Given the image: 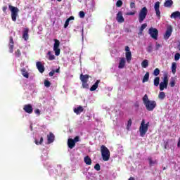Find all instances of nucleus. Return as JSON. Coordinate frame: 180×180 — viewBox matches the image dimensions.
<instances>
[{
  "mask_svg": "<svg viewBox=\"0 0 180 180\" xmlns=\"http://www.w3.org/2000/svg\"><path fill=\"white\" fill-rule=\"evenodd\" d=\"M155 14H156V16L158 18V19H161V11H160V9L159 10H155Z\"/></svg>",
  "mask_w": 180,
  "mask_h": 180,
  "instance_id": "nucleus-35",
  "label": "nucleus"
},
{
  "mask_svg": "<svg viewBox=\"0 0 180 180\" xmlns=\"http://www.w3.org/2000/svg\"><path fill=\"white\" fill-rule=\"evenodd\" d=\"M54 45H53V51H55V56H60V41L58 39H54Z\"/></svg>",
  "mask_w": 180,
  "mask_h": 180,
  "instance_id": "nucleus-9",
  "label": "nucleus"
},
{
  "mask_svg": "<svg viewBox=\"0 0 180 180\" xmlns=\"http://www.w3.org/2000/svg\"><path fill=\"white\" fill-rule=\"evenodd\" d=\"M128 180H136L134 177H130Z\"/></svg>",
  "mask_w": 180,
  "mask_h": 180,
  "instance_id": "nucleus-57",
  "label": "nucleus"
},
{
  "mask_svg": "<svg viewBox=\"0 0 180 180\" xmlns=\"http://www.w3.org/2000/svg\"><path fill=\"white\" fill-rule=\"evenodd\" d=\"M101 83V80H96V82L93 84V86L90 88V91H96L98 89V87L99 86V84Z\"/></svg>",
  "mask_w": 180,
  "mask_h": 180,
  "instance_id": "nucleus-19",
  "label": "nucleus"
},
{
  "mask_svg": "<svg viewBox=\"0 0 180 180\" xmlns=\"http://www.w3.org/2000/svg\"><path fill=\"white\" fill-rule=\"evenodd\" d=\"M165 169H166V168H165V167H164V168H163V170H164V171H165Z\"/></svg>",
  "mask_w": 180,
  "mask_h": 180,
  "instance_id": "nucleus-59",
  "label": "nucleus"
},
{
  "mask_svg": "<svg viewBox=\"0 0 180 180\" xmlns=\"http://www.w3.org/2000/svg\"><path fill=\"white\" fill-rule=\"evenodd\" d=\"M124 65H126V59L124 58H120L118 68H120V70H122L123 69Z\"/></svg>",
  "mask_w": 180,
  "mask_h": 180,
  "instance_id": "nucleus-18",
  "label": "nucleus"
},
{
  "mask_svg": "<svg viewBox=\"0 0 180 180\" xmlns=\"http://www.w3.org/2000/svg\"><path fill=\"white\" fill-rule=\"evenodd\" d=\"M130 8H131V9H134L136 8V3L135 2H131L130 3Z\"/></svg>",
  "mask_w": 180,
  "mask_h": 180,
  "instance_id": "nucleus-46",
  "label": "nucleus"
},
{
  "mask_svg": "<svg viewBox=\"0 0 180 180\" xmlns=\"http://www.w3.org/2000/svg\"><path fill=\"white\" fill-rule=\"evenodd\" d=\"M89 75H80L79 79L82 82V88H84L85 89H88V88H89V84H88V80L89 79Z\"/></svg>",
  "mask_w": 180,
  "mask_h": 180,
  "instance_id": "nucleus-5",
  "label": "nucleus"
},
{
  "mask_svg": "<svg viewBox=\"0 0 180 180\" xmlns=\"http://www.w3.org/2000/svg\"><path fill=\"white\" fill-rule=\"evenodd\" d=\"M44 85L45 86H46V88H50V86L51 85V83L50 82V81L46 79L44 80Z\"/></svg>",
  "mask_w": 180,
  "mask_h": 180,
  "instance_id": "nucleus-38",
  "label": "nucleus"
},
{
  "mask_svg": "<svg viewBox=\"0 0 180 180\" xmlns=\"http://www.w3.org/2000/svg\"><path fill=\"white\" fill-rule=\"evenodd\" d=\"M169 85L171 88H174V86H175V79L172 78Z\"/></svg>",
  "mask_w": 180,
  "mask_h": 180,
  "instance_id": "nucleus-41",
  "label": "nucleus"
},
{
  "mask_svg": "<svg viewBox=\"0 0 180 180\" xmlns=\"http://www.w3.org/2000/svg\"><path fill=\"white\" fill-rule=\"evenodd\" d=\"M142 101L146 108V110L148 112H153V110H154V109H155L157 107V102H155V101L149 100L147 94L144 95V96L142 98Z\"/></svg>",
  "mask_w": 180,
  "mask_h": 180,
  "instance_id": "nucleus-1",
  "label": "nucleus"
},
{
  "mask_svg": "<svg viewBox=\"0 0 180 180\" xmlns=\"http://www.w3.org/2000/svg\"><path fill=\"white\" fill-rule=\"evenodd\" d=\"M54 70H51L49 73V77H53L54 76Z\"/></svg>",
  "mask_w": 180,
  "mask_h": 180,
  "instance_id": "nucleus-51",
  "label": "nucleus"
},
{
  "mask_svg": "<svg viewBox=\"0 0 180 180\" xmlns=\"http://www.w3.org/2000/svg\"><path fill=\"white\" fill-rule=\"evenodd\" d=\"M55 139H56V136H54V134H53L52 132H50L49 134L47 135L48 144H51V143H53Z\"/></svg>",
  "mask_w": 180,
  "mask_h": 180,
  "instance_id": "nucleus-15",
  "label": "nucleus"
},
{
  "mask_svg": "<svg viewBox=\"0 0 180 180\" xmlns=\"http://www.w3.org/2000/svg\"><path fill=\"white\" fill-rule=\"evenodd\" d=\"M22 75L25 77V78H29V73L26 71V68H23L20 70Z\"/></svg>",
  "mask_w": 180,
  "mask_h": 180,
  "instance_id": "nucleus-26",
  "label": "nucleus"
},
{
  "mask_svg": "<svg viewBox=\"0 0 180 180\" xmlns=\"http://www.w3.org/2000/svg\"><path fill=\"white\" fill-rule=\"evenodd\" d=\"M146 27H147V23H144V24H142L141 27H140V33H143L144 29H146Z\"/></svg>",
  "mask_w": 180,
  "mask_h": 180,
  "instance_id": "nucleus-34",
  "label": "nucleus"
},
{
  "mask_svg": "<svg viewBox=\"0 0 180 180\" xmlns=\"http://www.w3.org/2000/svg\"><path fill=\"white\" fill-rule=\"evenodd\" d=\"M116 20L118 21L119 23H123V22H124V18H123V13H122V11H119L117 13Z\"/></svg>",
  "mask_w": 180,
  "mask_h": 180,
  "instance_id": "nucleus-13",
  "label": "nucleus"
},
{
  "mask_svg": "<svg viewBox=\"0 0 180 180\" xmlns=\"http://www.w3.org/2000/svg\"><path fill=\"white\" fill-rule=\"evenodd\" d=\"M8 9L11 12V19H12L13 22H16V20L18 19V16H19V15L18 14V13H19V8H18V7H15L12 5H9Z\"/></svg>",
  "mask_w": 180,
  "mask_h": 180,
  "instance_id": "nucleus-4",
  "label": "nucleus"
},
{
  "mask_svg": "<svg viewBox=\"0 0 180 180\" xmlns=\"http://www.w3.org/2000/svg\"><path fill=\"white\" fill-rule=\"evenodd\" d=\"M23 110L30 115L33 113V107L30 104H26L23 107Z\"/></svg>",
  "mask_w": 180,
  "mask_h": 180,
  "instance_id": "nucleus-12",
  "label": "nucleus"
},
{
  "mask_svg": "<svg viewBox=\"0 0 180 180\" xmlns=\"http://www.w3.org/2000/svg\"><path fill=\"white\" fill-rule=\"evenodd\" d=\"M75 143H78V141H80L79 140V136H77L75 137V139H73Z\"/></svg>",
  "mask_w": 180,
  "mask_h": 180,
  "instance_id": "nucleus-48",
  "label": "nucleus"
},
{
  "mask_svg": "<svg viewBox=\"0 0 180 180\" xmlns=\"http://www.w3.org/2000/svg\"><path fill=\"white\" fill-rule=\"evenodd\" d=\"M79 15V18H85V13L84 11H80Z\"/></svg>",
  "mask_w": 180,
  "mask_h": 180,
  "instance_id": "nucleus-47",
  "label": "nucleus"
},
{
  "mask_svg": "<svg viewBox=\"0 0 180 180\" xmlns=\"http://www.w3.org/2000/svg\"><path fill=\"white\" fill-rule=\"evenodd\" d=\"M172 25H169L167 27V30H166V32L164 34V37L163 38L165 39V40H168V39H169V37H171V36L172 35Z\"/></svg>",
  "mask_w": 180,
  "mask_h": 180,
  "instance_id": "nucleus-10",
  "label": "nucleus"
},
{
  "mask_svg": "<svg viewBox=\"0 0 180 180\" xmlns=\"http://www.w3.org/2000/svg\"><path fill=\"white\" fill-rule=\"evenodd\" d=\"M148 160L149 161V165L150 167L157 164V160H153V158H148Z\"/></svg>",
  "mask_w": 180,
  "mask_h": 180,
  "instance_id": "nucleus-30",
  "label": "nucleus"
},
{
  "mask_svg": "<svg viewBox=\"0 0 180 180\" xmlns=\"http://www.w3.org/2000/svg\"><path fill=\"white\" fill-rule=\"evenodd\" d=\"M174 5V1L172 0H166L164 3L165 8H171Z\"/></svg>",
  "mask_w": 180,
  "mask_h": 180,
  "instance_id": "nucleus-22",
  "label": "nucleus"
},
{
  "mask_svg": "<svg viewBox=\"0 0 180 180\" xmlns=\"http://www.w3.org/2000/svg\"><path fill=\"white\" fill-rule=\"evenodd\" d=\"M164 143H165L164 148H165V150H167V148L168 147V142H167V141H165Z\"/></svg>",
  "mask_w": 180,
  "mask_h": 180,
  "instance_id": "nucleus-53",
  "label": "nucleus"
},
{
  "mask_svg": "<svg viewBox=\"0 0 180 180\" xmlns=\"http://www.w3.org/2000/svg\"><path fill=\"white\" fill-rule=\"evenodd\" d=\"M158 98H159V99H161V100L165 99V93L163 91L160 92L159 95H158Z\"/></svg>",
  "mask_w": 180,
  "mask_h": 180,
  "instance_id": "nucleus-32",
  "label": "nucleus"
},
{
  "mask_svg": "<svg viewBox=\"0 0 180 180\" xmlns=\"http://www.w3.org/2000/svg\"><path fill=\"white\" fill-rule=\"evenodd\" d=\"M148 33L152 39H154V40H158V30L150 27L148 30Z\"/></svg>",
  "mask_w": 180,
  "mask_h": 180,
  "instance_id": "nucleus-8",
  "label": "nucleus"
},
{
  "mask_svg": "<svg viewBox=\"0 0 180 180\" xmlns=\"http://www.w3.org/2000/svg\"><path fill=\"white\" fill-rule=\"evenodd\" d=\"M36 66L38 70V71H39V72H41V74H43V72H44V65H43V64H41V62L38 61L36 63Z\"/></svg>",
  "mask_w": 180,
  "mask_h": 180,
  "instance_id": "nucleus-14",
  "label": "nucleus"
},
{
  "mask_svg": "<svg viewBox=\"0 0 180 180\" xmlns=\"http://www.w3.org/2000/svg\"><path fill=\"white\" fill-rule=\"evenodd\" d=\"M148 65V60H144L141 63V66L143 67V68H147Z\"/></svg>",
  "mask_w": 180,
  "mask_h": 180,
  "instance_id": "nucleus-31",
  "label": "nucleus"
},
{
  "mask_svg": "<svg viewBox=\"0 0 180 180\" xmlns=\"http://www.w3.org/2000/svg\"><path fill=\"white\" fill-rule=\"evenodd\" d=\"M7 9H8V6H3V8H2V11L4 13H6Z\"/></svg>",
  "mask_w": 180,
  "mask_h": 180,
  "instance_id": "nucleus-49",
  "label": "nucleus"
},
{
  "mask_svg": "<svg viewBox=\"0 0 180 180\" xmlns=\"http://www.w3.org/2000/svg\"><path fill=\"white\" fill-rule=\"evenodd\" d=\"M155 11L160 10V1H157L154 6Z\"/></svg>",
  "mask_w": 180,
  "mask_h": 180,
  "instance_id": "nucleus-40",
  "label": "nucleus"
},
{
  "mask_svg": "<svg viewBox=\"0 0 180 180\" xmlns=\"http://www.w3.org/2000/svg\"><path fill=\"white\" fill-rule=\"evenodd\" d=\"M153 75H155V77H158V75H160V69H155L153 71Z\"/></svg>",
  "mask_w": 180,
  "mask_h": 180,
  "instance_id": "nucleus-37",
  "label": "nucleus"
},
{
  "mask_svg": "<svg viewBox=\"0 0 180 180\" xmlns=\"http://www.w3.org/2000/svg\"><path fill=\"white\" fill-rule=\"evenodd\" d=\"M146 51H148V53H152L153 52V44H150L148 46Z\"/></svg>",
  "mask_w": 180,
  "mask_h": 180,
  "instance_id": "nucleus-36",
  "label": "nucleus"
},
{
  "mask_svg": "<svg viewBox=\"0 0 180 180\" xmlns=\"http://www.w3.org/2000/svg\"><path fill=\"white\" fill-rule=\"evenodd\" d=\"M125 57L127 58V63H130L131 61V51H130V48L129 46H125Z\"/></svg>",
  "mask_w": 180,
  "mask_h": 180,
  "instance_id": "nucleus-11",
  "label": "nucleus"
},
{
  "mask_svg": "<svg viewBox=\"0 0 180 180\" xmlns=\"http://www.w3.org/2000/svg\"><path fill=\"white\" fill-rule=\"evenodd\" d=\"M177 147L179 148H180V137L179 138V141H178V143H177Z\"/></svg>",
  "mask_w": 180,
  "mask_h": 180,
  "instance_id": "nucleus-56",
  "label": "nucleus"
},
{
  "mask_svg": "<svg viewBox=\"0 0 180 180\" xmlns=\"http://www.w3.org/2000/svg\"><path fill=\"white\" fill-rule=\"evenodd\" d=\"M160 91L167 89L168 88V75L165 74L163 77V82L160 83Z\"/></svg>",
  "mask_w": 180,
  "mask_h": 180,
  "instance_id": "nucleus-7",
  "label": "nucleus"
},
{
  "mask_svg": "<svg viewBox=\"0 0 180 180\" xmlns=\"http://www.w3.org/2000/svg\"><path fill=\"white\" fill-rule=\"evenodd\" d=\"M47 56H49L48 60H49V61H53V60H56V56L51 54V51H48Z\"/></svg>",
  "mask_w": 180,
  "mask_h": 180,
  "instance_id": "nucleus-27",
  "label": "nucleus"
},
{
  "mask_svg": "<svg viewBox=\"0 0 180 180\" xmlns=\"http://www.w3.org/2000/svg\"><path fill=\"white\" fill-rule=\"evenodd\" d=\"M160 47H161V44H156V50H159Z\"/></svg>",
  "mask_w": 180,
  "mask_h": 180,
  "instance_id": "nucleus-55",
  "label": "nucleus"
},
{
  "mask_svg": "<svg viewBox=\"0 0 180 180\" xmlns=\"http://www.w3.org/2000/svg\"><path fill=\"white\" fill-rule=\"evenodd\" d=\"M131 123H132L131 119H129V120H128L127 126V129L128 130H129L130 127H131Z\"/></svg>",
  "mask_w": 180,
  "mask_h": 180,
  "instance_id": "nucleus-44",
  "label": "nucleus"
},
{
  "mask_svg": "<svg viewBox=\"0 0 180 180\" xmlns=\"http://www.w3.org/2000/svg\"><path fill=\"white\" fill-rule=\"evenodd\" d=\"M58 2H61L63 0H57Z\"/></svg>",
  "mask_w": 180,
  "mask_h": 180,
  "instance_id": "nucleus-58",
  "label": "nucleus"
},
{
  "mask_svg": "<svg viewBox=\"0 0 180 180\" xmlns=\"http://www.w3.org/2000/svg\"><path fill=\"white\" fill-rule=\"evenodd\" d=\"M22 39H24L25 41H27V40H29V28H25L22 32Z\"/></svg>",
  "mask_w": 180,
  "mask_h": 180,
  "instance_id": "nucleus-16",
  "label": "nucleus"
},
{
  "mask_svg": "<svg viewBox=\"0 0 180 180\" xmlns=\"http://www.w3.org/2000/svg\"><path fill=\"white\" fill-rule=\"evenodd\" d=\"M15 42H13V37H9V49H10V53H13V47H14Z\"/></svg>",
  "mask_w": 180,
  "mask_h": 180,
  "instance_id": "nucleus-17",
  "label": "nucleus"
},
{
  "mask_svg": "<svg viewBox=\"0 0 180 180\" xmlns=\"http://www.w3.org/2000/svg\"><path fill=\"white\" fill-rule=\"evenodd\" d=\"M153 84L155 86H158V85H160V77H156L154 79Z\"/></svg>",
  "mask_w": 180,
  "mask_h": 180,
  "instance_id": "nucleus-29",
  "label": "nucleus"
},
{
  "mask_svg": "<svg viewBox=\"0 0 180 180\" xmlns=\"http://www.w3.org/2000/svg\"><path fill=\"white\" fill-rule=\"evenodd\" d=\"M123 5V1L122 0H118L116 3L117 8H121V6Z\"/></svg>",
  "mask_w": 180,
  "mask_h": 180,
  "instance_id": "nucleus-39",
  "label": "nucleus"
},
{
  "mask_svg": "<svg viewBox=\"0 0 180 180\" xmlns=\"http://www.w3.org/2000/svg\"><path fill=\"white\" fill-rule=\"evenodd\" d=\"M15 57H17V58H19V57H20V56H22V53L20 52V49H18V50L15 52Z\"/></svg>",
  "mask_w": 180,
  "mask_h": 180,
  "instance_id": "nucleus-42",
  "label": "nucleus"
},
{
  "mask_svg": "<svg viewBox=\"0 0 180 180\" xmlns=\"http://www.w3.org/2000/svg\"><path fill=\"white\" fill-rule=\"evenodd\" d=\"M172 72L175 74L176 72V63L174 62L172 64Z\"/></svg>",
  "mask_w": 180,
  "mask_h": 180,
  "instance_id": "nucleus-28",
  "label": "nucleus"
},
{
  "mask_svg": "<svg viewBox=\"0 0 180 180\" xmlns=\"http://www.w3.org/2000/svg\"><path fill=\"white\" fill-rule=\"evenodd\" d=\"M34 113H36V115H38V116H40V110L39 108L36 109L34 110Z\"/></svg>",
  "mask_w": 180,
  "mask_h": 180,
  "instance_id": "nucleus-50",
  "label": "nucleus"
},
{
  "mask_svg": "<svg viewBox=\"0 0 180 180\" xmlns=\"http://www.w3.org/2000/svg\"><path fill=\"white\" fill-rule=\"evenodd\" d=\"M74 20V16H70L69 18H68L65 22L64 27L65 29H67L68 27V25H70V21Z\"/></svg>",
  "mask_w": 180,
  "mask_h": 180,
  "instance_id": "nucleus-25",
  "label": "nucleus"
},
{
  "mask_svg": "<svg viewBox=\"0 0 180 180\" xmlns=\"http://www.w3.org/2000/svg\"><path fill=\"white\" fill-rule=\"evenodd\" d=\"M127 16H131L133 15H135L134 12H128L127 13Z\"/></svg>",
  "mask_w": 180,
  "mask_h": 180,
  "instance_id": "nucleus-52",
  "label": "nucleus"
},
{
  "mask_svg": "<svg viewBox=\"0 0 180 180\" xmlns=\"http://www.w3.org/2000/svg\"><path fill=\"white\" fill-rule=\"evenodd\" d=\"M148 11L147 10V7H143L141 9L139 14V23H143L144 22V19L147 18V13Z\"/></svg>",
  "mask_w": 180,
  "mask_h": 180,
  "instance_id": "nucleus-6",
  "label": "nucleus"
},
{
  "mask_svg": "<svg viewBox=\"0 0 180 180\" xmlns=\"http://www.w3.org/2000/svg\"><path fill=\"white\" fill-rule=\"evenodd\" d=\"M180 58V53H176L174 55V60L175 61H178Z\"/></svg>",
  "mask_w": 180,
  "mask_h": 180,
  "instance_id": "nucleus-45",
  "label": "nucleus"
},
{
  "mask_svg": "<svg viewBox=\"0 0 180 180\" xmlns=\"http://www.w3.org/2000/svg\"><path fill=\"white\" fill-rule=\"evenodd\" d=\"M68 146L70 148V150H72L75 147V142L74 141V139H69L68 140Z\"/></svg>",
  "mask_w": 180,
  "mask_h": 180,
  "instance_id": "nucleus-21",
  "label": "nucleus"
},
{
  "mask_svg": "<svg viewBox=\"0 0 180 180\" xmlns=\"http://www.w3.org/2000/svg\"><path fill=\"white\" fill-rule=\"evenodd\" d=\"M43 141H44V140H43V137H41L39 141H38L37 139H35V140H34V143H35V144H36L37 146H39V145H41V144H43Z\"/></svg>",
  "mask_w": 180,
  "mask_h": 180,
  "instance_id": "nucleus-33",
  "label": "nucleus"
},
{
  "mask_svg": "<svg viewBox=\"0 0 180 180\" xmlns=\"http://www.w3.org/2000/svg\"><path fill=\"white\" fill-rule=\"evenodd\" d=\"M94 169H96V171H101V165H99V163L96 164Z\"/></svg>",
  "mask_w": 180,
  "mask_h": 180,
  "instance_id": "nucleus-43",
  "label": "nucleus"
},
{
  "mask_svg": "<svg viewBox=\"0 0 180 180\" xmlns=\"http://www.w3.org/2000/svg\"><path fill=\"white\" fill-rule=\"evenodd\" d=\"M101 153L103 161H109L110 159V151L104 145L101 146Z\"/></svg>",
  "mask_w": 180,
  "mask_h": 180,
  "instance_id": "nucleus-2",
  "label": "nucleus"
},
{
  "mask_svg": "<svg viewBox=\"0 0 180 180\" xmlns=\"http://www.w3.org/2000/svg\"><path fill=\"white\" fill-rule=\"evenodd\" d=\"M84 161L86 165H92V159L89 156L84 157Z\"/></svg>",
  "mask_w": 180,
  "mask_h": 180,
  "instance_id": "nucleus-23",
  "label": "nucleus"
},
{
  "mask_svg": "<svg viewBox=\"0 0 180 180\" xmlns=\"http://www.w3.org/2000/svg\"><path fill=\"white\" fill-rule=\"evenodd\" d=\"M53 71H54L55 74H56V72H57L58 74H60V67L56 70H53Z\"/></svg>",
  "mask_w": 180,
  "mask_h": 180,
  "instance_id": "nucleus-54",
  "label": "nucleus"
},
{
  "mask_svg": "<svg viewBox=\"0 0 180 180\" xmlns=\"http://www.w3.org/2000/svg\"><path fill=\"white\" fill-rule=\"evenodd\" d=\"M148 126H150V122H147L146 124V120H142L141 126L139 127V133L141 137H144V136H146V133L148 131Z\"/></svg>",
  "mask_w": 180,
  "mask_h": 180,
  "instance_id": "nucleus-3",
  "label": "nucleus"
},
{
  "mask_svg": "<svg viewBox=\"0 0 180 180\" xmlns=\"http://www.w3.org/2000/svg\"><path fill=\"white\" fill-rule=\"evenodd\" d=\"M148 79H150V72H146V73L143 76V78L142 79V82L143 84H144V82H148Z\"/></svg>",
  "mask_w": 180,
  "mask_h": 180,
  "instance_id": "nucleus-24",
  "label": "nucleus"
},
{
  "mask_svg": "<svg viewBox=\"0 0 180 180\" xmlns=\"http://www.w3.org/2000/svg\"><path fill=\"white\" fill-rule=\"evenodd\" d=\"M73 111L76 115H81V113L84 112V107L79 105V107L74 108Z\"/></svg>",
  "mask_w": 180,
  "mask_h": 180,
  "instance_id": "nucleus-20",
  "label": "nucleus"
}]
</instances>
